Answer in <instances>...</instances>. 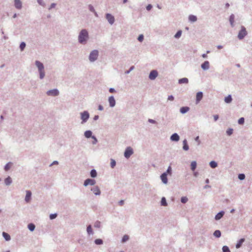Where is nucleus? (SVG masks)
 I'll return each mask as SVG.
<instances>
[{
	"mask_svg": "<svg viewBox=\"0 0 252 252\" xmlns=\"http://www.w3.org/2000/svg\"><path fill=\"white\" fill-rule=\"evenodd\" d=\"M28 228L31 230V231H33L34 230V228H35V225L32 224V223H30L28 225Z\"/></svg>",
	"mask_w": 252,
	"mask_h": 252,
	"instance_id": "c9c22d12",
	"label": "nucleus"
},
{
	"mask_svg": "<svg viewBox=\"0 0 252 252\" xmlns=\"http://www.w3.org/2000/svg\"><path fill=\"white\" fill-rule=\"evenodd\" d=\"M95 183V181L94 179H88L84 182V185L87 186L88 185H94Z\"/></svg>",
	"mask_w": 252,
	"mask_h": 252,
	"instance_id": "9d476101",
	"label": "nucleus"
},
{
	"mask_svg": "<svg viewBox=\"0 0 252 252\" xmlns=\"http://www.w3.org/2000/svg\"><path fill=\"white\" fill-rule=\"evenodd\" d=\"M188 79L187 78H183L179 80V84H187L188 83Z\"/></svg>",
	"mask_w": 252,
	"mask_h": 252,
	"instance_id": "4be33fe9",
	"label": "nucleus"
},
{
	"mask_svg": "<svg viewBox=\"0 0 252 252\" xmlns=\"http://www.w3.org/2000/svg\"><path fill=\"white\" fill-rule=\"evenodd\" d=\"M191 169L194 171L196 167V163L195 161H192L190 164Z\"/></svg>",
	"mask_w": 252,
	"mask_h": 252,
	"instance_id": "c756f323",
	"label": "nucleus"
},
{
	"mask_svg": "<svg viewBox=\"0 0 252 252\" xmlns=\"http://www.w3.org/2000/svg\"><path fill=\"white\" fill-rule=\"evenodd\" d=\"M203 97V94L202 92H198L196 94V103H198Z\"/></svg>",
	"mask_w": 252,
	"mask_h": 252,
	"instance_id": "4468645a",
	"label": "nucleus"
},
{
	"mask_svg": "<svg viewBox=\"0 0 252 252\" xmlns=\"http://www.w3.org/2000/svg\"><path fill=\"white\" fill-rule=\"evenodd\" d=\"M170 139L172 141H178L179 140V136L177 133H174L172 135Z\"/></svg>",
	"mask_w": 252,
	"mask_h": 252,
	"instance_id": "6ab92c4d",
	"label": "nucleus"
},
{
	"mask_svg": "<svg viewBox=\"0 0 252 252\" xmlns=\"http://www.w3.org/2000/svg\"><path fill=\"white\" fill-rule=\"evenodd\" d=\"M195 141H196L198 142V144H200V141H199V136H197V137L195 138Z\"/></svg>",
	"mask_w": 252,
	"mask_h": 252,
	"instance_id": "680f3d73",
	"label": "nucleus"
},
{
	"mask_svg": "<svg viewBox=\"0 0 252 252\" xmlns=\"http://www.w3.org/2000/svg\"><path fill=\"white\" fill-rule=\"evenodd\" d=\"M109 102L111 107H113L115 105V100L113 96H111L109 98Z\"/></svg>",
	"mask_w": 252,
	"mask_h": 252,
	"instance_id": "f3484780",
	"label": "nucleus"
},
{
	"mask_svg": "<svg viewBox=\"0 0 252 252\" xmlns=\"http://www.w3.org/2000/svg\"><path fill=\"white\" fill-rule=\"evenodd\" d=\"M109 92L111 93H113L115 92V90L113 88H110L109 89Z\"/></svg>",
	"mask_w": 252,
	"mask_h": 252,
	"instance_id": "e2e57ef3",
	"label": "nucleus"
},
{
	"mask_svg": "<svg viewBox=\"0 0 252 252\" xmlns=\"http://www.w3.org/2000/svg\"><path fill=\"white\" fill-rule=\"evenodd\" d=\"M233 132V129L232 128H229L227 130L226 133L228 135L232 134Z\"/></svg>",
	"mask_w": 252,
	"mask_h": 252,
	"instance_id": "8fccbe9b",
	"label": "nucleus"
},
{
	"mask_svg": "<svg viewBox=\"0 0 252 252\" xmlns=\"http://www.w3.org/2000/svg\"><path fill=\"white\" fill-rule=\"evenodd\" d=\"M98 56V51L97 50H94L90 54L89 59L91 62H94L96 60Z\"/></svg>",
	"mask_w": 252,
	"mask_h": 252,
	"instance_id": "7ed1b4c3",
	"label": "nucleus"
},
{
	"mask_svg": "<svg viewBox=\"0 0 252 252\" xmlns=\"http://www.w3.org/2000/svg\"><path fill=\"white\" fill-rule=\"evenodd\" d=\"M214 119L215 121H217L219 119V116L218 115H214Z\"/></svg>",
	"mask_w": 252,
	"mask_h": 252,
	"instance_id": "13d9d810",
	"label": "nucleus"
},
{
	"mask_svg": "<svg viewBox=\"0 0 252 252\" xmlns=\"http://www.w3.org/2000/svg\"><path fill=\"white\" fill-rule=\"evenodd\" d=\"M98 110H103V107L101 105H99L98 106Z\"/></svg>",
	"mask_w": 252,
	"mask_h": 252,
	"instance_id": "338daca9",
	"label": "nucleus"
},
{
	"mask_svg": "<svg viewBox=\"0 0 252 252\" xmlns=\"http://www.w3.org/2000/svg\"><path fill=\"white\" fill-rule=\"evenodd\" d=\"M99 225H100V222H97L95 223V224H94V226L95 227H99Z\"/></svg>",
	"mask_w": 252,
	"mask_h": 252,
	"instance_id": "052dcab7",
	"label": "nucleus"
},
{
	"mask_svg": "<svg viewBox=\"0 0 252 252\" xmlns=\"http://www.w3.org/2000/svg\"><path fill=\"white\" fill-rule=\"evenodd\" d=\"M234 19H235L234 15L233 14H231L229 17V22L231 25V26L232 27H233L234 26Z\"/></svg>",
	"mask_w": 252,
	"mask_h": 252,
	"instance_id": "dca6fc26",
	"label": "nucleus"
},
{
	"mask_svg": "<svg viewBox=\"0 0 252 252\" xmlns=\"http://www.w3.org/2000/svg\"><path fill=\"white\" fill-rule=\"evenodd\" d=\"M153 7V6L152 4H148L147 6H146V9L148 11H150L151 10V9Z\"/></svg>",
	"mask_w": 252,
	"mask_h": 252,
	"instance_id": "5fc2aeb1",
	"label": "nucleus"
},
{
	"mask_svg": "<svg viewBox=\"0 0 252 252\" xmlns=\"http://www.w3.org/2000/svg\"><path fill=\"white\" fill-rule=\"evenodd\" d=\"M88 7L90 11H91L92 12H95V9L92 5L89 4Z\"/></svg>",
	"mask_w": 252,
	"mask_h": 252,
	"instance_id": "c03bdc74",
	"label": "nucleus"
},
{
	"mask_svg": "<svg viewBox=\"0 0 252 252\" xmlns=\"http://www.w3.org/2000/svg\"><path fill=\"white\" fill-rule=\"evenodd\" d=\"M14 5L17 9L20 10L22 8V2L21 0H14Z\"/></svg>",
	"mask_w": 252,
	"mask_h": 252,
	"instance_id": "0eeeda50",
	"label": "nucleus"
},
{
	"mask_svg": "<svg viewBox=\"0 0 252 252\" xmlns=\"http://www.w3.org/2000/svg\"><path fill=\"white\" fill-rule=\"evenodd\" d=\"M32 195V192L29 190L26 191V195L25 197V201L27 202H29L31 200V197Z\"/></svg>",
	"mask_w": 252,
	"mask_h": 252,
	"instance_id": "ddd939ff",
	"label": "nucleus"
},
{
	"mask_svg": "<svg viewBox=\"0 0 252 252\" xmlns=\"http://www.w3.org/2000/svg\"><path fill=\"white\" fill-rule=\"evenodd\" d=\"M59 92L58 90L54 89L48 91L47 92V94L48 95H52V96H57L59 94Z\"/></svg>",
	"mask_w": 252,
	"mask_h": 252,
	"instance_id": "6e6552de",
	"label": "nucleus"
},
{
	"mask_svg": "<svg viewBox=\"0 0 252 252\" xmlns=\"http://www.w3.org/2000/svg\"><path fill=\"white\" fill-rule=\"evenodd\" d=\"M158 72L156 70H152L149 75V78L151 80H154L158 76Z\"/></svg>",
	"mask_w": 252,
	"mask_h": 252,
	"instance_id": "9b49d317",
	"label": "nucleus"
},
{
	"mask_svg": "<svg viewBox=\"0 0 252 252\" xmlns=\"http://www.w3.org/2000/svg\"><path fill=\"white\" fill-rule=\"evenodd\" d=\"M148 121L151 123H153V124L156 123V121L152 119H149Z\"/></svg>",
	"mask_w": 252,
	"mask_h": 252,
	"instance_id": "bf43d9fd",
	"label": "nucleus"
},
{
	"mask_svg": "<svg viewBox=\"0 0 252 252\" xmlns=\"http://www.w3.org/2000/svg\"><path fill=\"white\" fill-rule=\"evenodd\" d=\"M222 251L223 252H230L229 248L226 246L222 247Z\"/></svg>",
	"mask_w": 252,
	"mask_h": 252,
	"instance_id": "58836bf2",
	"label": "nucleus"
},
{
	"mask_svg": "<svg viewBox=\"0 0 252 252\" xmlns=\"http://www.w3.org/2000/svg\"><path fill=\"white\" fill-rule=\"evenodd\" d=\"M223 215H224L223 212H220L218 213L215 216V219L216 220H219L220 219L223 217Z\"/></svg>",
	"mask_w": 252,
	"mask_h": 252,
	"instance_id": "412c9836",
	"label": "nucleus"
},
{
	"mask_svg": "<svg viewBox=\"0 0 252 252\" xmlns=\"http://www.w3.org/2000/svg\"><path fill=\"white\" fill-rule=\"evenodd\" d=\"M207 54H203L202 55V57L203 58H206L207 57Z\"/></svg>",
	"mask_w": 252,
	"mask_h": 252,
	"instance_id": "774afa93",
	"label": "nucleus"
},
{
	"mask_svg": "<svg viewBox=\"0 0 252 252\" xmlns=\"http://www.w3.org/2000/svg\"><path fill=\"white\" fill-rule=\"evenodd\" d=\"M183 149L186 150V151H187L189 150V146L188 145V143H187V141L186 140H184V141H183Z\"/></svg>",
	"mask_w": 252,
	"mask_h": 252,
	"instance_id": "a878e982",
	"label": "nucleus"
},
{
	"mask_svg": "<svg viewBox=\"0 0 252 252\" xmlns=\"http://www.w3.org/2000/svg\"><path fill=\"white\" fill-rule=\"evenodd\" d=\"M138 40L140 42H142L144 39V36L143 34H140L139 35L137 38Z\"/></svg>",
	"mask_w": 252,
	"mask_h": 252,
	"instance_id": "a18cd8bd",
	"label": "nucleus"
},
{
	"mask_svg": "<svg viewBox=\"0 0 252 252\" xmlns=\"http://www.w3.org/2000/svg\"><path fill=\"white\" fill-rule=\"evenodd\" d=\"M87 232L89 234H91L92 233V227L91 225H89L88 227H87Z\"/></svg>",
	"mask_w": 252,
	"mask_h": 252,
	"instance_id": "09e8293b",
	"label": "nucleus"
},
{
	"mask_svg": "<svg viewBox=\"0 0 252 252\" xmlns=\"http://www.w3.org/2000/svg\"><path fill=\"white\" fill-rule=\"evenodd\" d=\"M92 190L95 195H99L100 194V191L98 187H94L92 189Z\"/></svg>",
	"mask_w": 252,
	"mask_h": 252,
	"instance_id": "a211bd4d",
	"label": "nucleus"
},
{
	"mask_svg": "<svg viewBox=\"0 0 252 252\" xmlns=\"http://www.w3.org/2000/svg\"><path fill=\"white\" fill-rule=\"evenodd\" d=\"M214 235L217 238H219L221 236V232L220 230H216L214 232Z\"/></svg>",
	"mask_w": 252,
	"mask_h": 252,
	"instance_id": "c85d7f7f",
	"label": "nucleus"
},
{
	"mask_svg": "<svg viewBox=\"0 0 252 252\" xmlns=\"http://www.w3.org/2000/svg\"><path fill=\"white\" fill-rule=\"evenodd\" d=\"M230 5L228 3H226L225 4V8H228L229 7Z\"/></svg>",
	"mask_w": 252,
	"mask_h": 252,
	"instance_id": "0e129e2a",
	"label": "nucleus"
},
{
	"mask_svg": "<svg viewBox=\"0 0 252 252\" xmlns=\"http://www.w3.org/2000/svg\"><path fill=\"white\" fill-rule=\"evenodd\" d=\"M110 164H111V166L112 168H114L115 167V166L116 165V162L115 161L112 159L111 160V163H110Z\"/></svg>",
	"mask_w": 252,
	"mask_h": 252,
	"instance_id": "de8ad7c7",
	"label": "nucleus"
},
{
	"mask_svg": "<svg viewBox=\"0 0 252 252\" xmlns=\"http://www.w3.org/2000/svg\"><path fill=\"white\" fill-rule=\"evenodd\" d=\"M248 34V32L246 30V28L242 26L241 27V30L239 31L238 34V38L239 40H242Z\"/></svg>",
	"mask_w": 252,
	"mask_h": 252,
	"instance_id": "f03ea898",
	"label": "nucleus"
},
{
	"mask_svg": "<svg viewBox=\"0 0 252 252\" xmlns=\"http://www.w3.org/2000/svg\"><path fill=\"white\" fill-rule=\"evenodd\" d=\"M224 101L226 103H230L232 101V98L230 95L225 97Z\"/></svg>",
	"mask_w": 252,
	"mask_h": 252,
	"instance_id": "7c9ffc66",
	"label": "nucleus"
},
{
	"mask_svg": "<svg viewBox=\"0 0 252 252\" xmlns=\"http://www.w3.org/2000/svg\"><path fill=\"white\" fill-rule=\"evenodd\" d=\"M182 33V31L181 30H179L174 35V37L175 38H179L181 37Z\"/></svg>",
	"mask_w": 252,
	"mask_h": 252,
	"instance_id": "bb28decb",
	"label": "nucleus"
},
{
	"mask_svg": "<svg viewBox=\"0 0 252 252\" xmlns=\"http://www.w3.org/2000/svg\"><path fill=\"white\" fill-rule=\"evenodd\" d=\"M209 64H202L201 65V67L203 69H208L209 67Z\"/></svg>",
	"mask_w": 252,
	"mask_h": 252,
	"instance_id": "a19ab883",
	"label": "nucleus"
},
{
	"mask_svg": "<svg viewBox=\"0 0 252 252\" xmlns=\"http://www.w3.org/2000/svg\"><path fill=\"white\" fill-rule=\"evenodd\" d=\"M189 110V107H182L180 108V112L182 114H184Z\"/></svg>",
	"mask_w": 252,
	"mask_h": 252,
	"instance_id": "aec40b11",
	"label": "nucleus"
},
{
	"mask_svg": "<svg viewBox=\"0 0 252 252\" xmlns=\"http://www.w3.org/2000/svg\"><path fill=\"white\" fill-rule=\"evenodd\" d=\"M129 239V237L127 236V235H125L124 236L123 239H122V242H126V241H127Z\"/></svg>",
	"mask_w": 252,
	"mask_h": 252,
	"instance_id": "49530a36",
	"label": "nucleus"
},
{
	"mask_svg": "<svg viewBox=\"0 0 252 252\" xmlns=\"http://www.w3.org/2000/svg\"><path fill=\"white\" fill-rule=\"evenodd\" d=\"M119 205H121V206H122L123 204H124V201L123 200H121L119 202Z\"/></svg>",
	"mask_w": 252,
	"mask_h": 252,
	"instance_id": "69168bd1",
	"label": "nucleus"
},
{
	"mask_svg": "<svg viewBox=\"0 0 252 252\" xmlns=\"http://www.w3.org/2000/svg\"><path fill=\"white\" fill-rule=\"evenodd\" d=\"M92 133L91 131L88 130L85 132L84 135L86 137L90 138L92 136Z\"/></svg>",
	"mask_w": 252,
	"mask_h": 252,
	"instance_id": "2f4dec72",
	"label": "nucleus"
},
{
	"mask_svg": "<svg viewBox=\"0 0 252 252\" xmlns=\"http://www.w3.org/2000/svg\"><path fill=\"white\" fill-rule=\"evenodd\" d=\"M103 243L102 240L100 239H97L95 240V243L96 245H100L102 244Z\"/></svg>",
	"mask_w": 252,
	"mask_h": 252,
	"instance_id": "ea45409f",
	"label": "nucleus"
},
{
	"mask_svg": "<svg viewBox=\"0 0 252 252\" xmlns=\"http://www.w3.org/2000/svg\"><path fill=\"white\" fill-rule=\"evenodd\" d=\"M210 165L212 168H215L217 166V163L214 161H212L210 162Z\"/></svg>",
	"mask_w": 252,
	"mask_h": 252,
	"instance_id": "f704fd0d",
	"label": "nucleus"
},
{
	"mask_svg": "<svg viewBox=\"0 0 252 252\" xmlns=\"http://www.w3.org/2000/svg\"><path fill=\"white\" fill-rule=\"evenodd\" d=\"M12 166V162H8L7 164H6V165L4 167V170L7 171L8 170L10 169V168Z\"/></svg>",
	"mask_w": 252,
	"mask_h": 252,
	"instance_id": "b1692460",
	"label": "nucleus"
},
{
	"mask_svg": "<svg viewBox=\"0 0 252 252\" xmlns=\"http://www.w3.org/2000/svg\"><path fill=\"white\" fill-rule=\"evenodd\" d=\"M4 182L6 185H9L11 183L12 180L10 177H8L5 179Z\"/></svg>",
	"mask_w": 252,
	"mask_h": 252,
	"instance_id": "cd10ccee",
	"label": "nucleus"
},
{
	"mask_svg": "<svg viewBox=\"0 0 252 252\" xmlns=\"http://www.w3.org/2000/svg\"><path fill=\"white\" fill-rule=\"evenodd\" d=\"M160 178L164 184H167L168 181L166 173H164L162 174L160 176Z\"/></svg>",
	"mask_w": 252,
	"mask_h": 252,
	"instance_id": "f8f14e48",
	"label": "nucleus"
},
{
	"mask_svg": "<svg viewBox=\"0 0 252 252\" xmlns=\"http://www.w3.org/2000/svg\"><path fill=\"white\" fill-rule=\"evenodd\" d=\"M2 235H3V237L5 238V239L6 241H9V240H10V235H9L8 233H6V232H3L2 233Z\"/></svg>",
	"mask_w": 252,
	"mask_h": 252,
	"instance_id": "393cba45",
	"label": "nucleus"
},
{
	"mask_svg": "<svg viewBox=\"0 0 252 252\" xmlns=\"http://www.w3.org/2000/svg\"><path fill=\"white\" fill-rule=\"evenodd\" d=\"M37 3L41 6L43 7H45L46 5V4L43 0H36Z\"/></svg>",
	"mask_w": 252,
	"mask_h": 252,
	"instance_id": "473e14b6",
	"label": "nucleus"
},
{
	"mask_svg": "<svg viewBox=\"0 0 252 252\" xmlns=\"http://www.w3.org/2000/svg\"><path fill=\"white\" fill-rule=\"evenodd\" d=\"M174 98L173 95H169L168 97V100L170 101H173Z\"/></svg>",
	"mask_w": 252,
	"mask_h": 252,
	"instance_id": "4d7b16f0",
	"label": "nucleus"
},
{
	"mask_svg": "<svg viewBox=\"0 0 252 252\" xmlns=\"http://www.w3.org/2000/svg\"><path fill=\"white\" fill-rule=\"evenodd\" d=\"M188 200V199L187 197H182L181 198V201L182 203H186Z\"/></svg>",
	"mask_w": 252,
	"mask_h": 252,
	"instance_id": "79ce46f5",
	"label": "nucleus"
},
{
	"mask_svg": "<svg viewBox=\"0 0 252 252\" xmlns=\"http://www.w3.org/2000/svg\"><path fill=\"white\" fill-rule=\"evenodd\" d=\"M57 214H51L50 215V219L51 220H53L54 219H55L56 217H57Z\"/></svg>",
	"mask_w": 252,
	"mask_h": 252,
	"instance_id": "864d4df0",
	"label": "nucleus"
},
{
	"mask_svg": "<svg viewBox=\"0 0 252 252\" xmlns=\"http://www.w3.org/2000/svg\"><path fill=\"white\" fill-rule=\"evenodd\" d=\"M89 118V114L87 111H84L81 113V119L83 122H85Z\"/></svg>",
	"mask_w": 252,
	"mask_h": 252,
	"instance_id": "1a4fd4ad",
	"label": "nucleus"
},
{
	"mask_svg": "<svg viewBox=\"0 0 252 252\" xmlns=\"http://www.w3.org/2000/svg\"><path fill=\"white\" fill-rule=\"evenodd\" d=\"M238 178H239L240 180H243L245 179V174H240L238 175Z\"/></svg>",
	"mask_w": 252,
	"mask_h": 252,
	"instance_id": "37998d69",
	"label": "nucleus"
},
{
	"mask_svg": "<svg viewBox=\"0 0 252 252\" xmlns=\"http://www.w3.org/2000/svg\"><path fill=\"white\" fill-rule=\"evenodd\" d=\"M56 5V3H51L50 7L48 8V9L50 10L52 9V8H55Z\"/></svg>",
	"mask_w": 252,
	"mask_h": 252,
	"instance_id": "603ef678",
	"label": "nucleus"
},
{
	"mask_svg": "<svg viewBox=\"0 0 252 252\" xmlns=\"http://www.w3.org/2000/svg\"><path fill=\"white\" fill-rule=\"evenodd\" d=\"M26 47V43L24 42H22L20 44V48L22 51Z\"/></svg>",
	"mask_w": 252,
	"mask_h": 252,
	"instance_id": "4c0bfd02",
	"label": "nucleus"
},
{
	"mask_svg": "<svg viewBox=\"0 0 252 252\" xmlns=\"http://www.w3.org/2000/svg\"><path fill=\"white\" fill-rule=\"evenodd\" d=\"M167 173L171 174V167L170 166H169L167 170Z\"/></svg>",
	"mask_w": 252,
	"mask_h": 252,
	"instance_id": "6e6d98bb",
	"label": "nucleus"
},
{
	"mask_svg": "<svg viewBox=\"0 0 252 252\" xmlns=\"http://www.w3.org/2000/svg\"><path fill=\"white\" fill-rule=\"evenodd\" d=\"M105 17L107 20L108 21V23L110 25H112L114 23L115 18L112 14L110 13H107L105 15Z\"/></svg>",
	"mask_w": 252,
	"mask_h": 252,
	"instance_id": "20e7f679",
	"label": "nucleus"
},
{
	"mask_svg": "<svg viewBox=\"0 0 252 252\" xmlns=\"http://www.w3.org/2000/svg\"><path fill=\"white\" fill-rule=\"evenodd\" d=\"M97 173L96 171L94 169H93L91 171V177L94 178L96 176Z\"/></svg>",
	"mask_w": 252,
	"mask_h": 252,
	"instance_id": "72a5a7b5",
	"label": "nucleus"
},
{
	"mask_svg": "<svg viewBox=\"0 0 252 252\" xmlns=\"http://www.w3.org/2000/svg\"><path fill=\"white\" fill-rule=\"evenodd\" d=\"M245 239L242 238L241 239L239 242L237 243L236 245V248H239L242 245L243 243L244 242Z\"/></svg>",
	"mask_w": 252,
	"mask_h": 252,
	"instance_id": "5701e85b",
	"label": "nucleus"
},
{
	"mask_svg": "<svg viewBox=\"0 0 252 252\" xmlns=\"http://www.w3.org/2000/svg\"><path fill=\"white\" fill-rule=\"evenodd\" d=\"M37 64V67H38L39 73H40V79H42L44 77V75H45L44 70H43V69H44L43 64Z\"/></svg>",
	"mask_w": 252,
	"mask_h": 252,
	"instance_id": "39448f33",
	"label": "nucleus"
},
{
	"mask_svg": "<svg viewBox=\"0 0 252 252\" xmlns=\"http://www.w3.org/2000/svg\"><path fill=\"white\" fill-rule=\"evenodd\" d=\"M244 123V118H241L238 120V123L240 125L243 124Z\"/></svg>",
	"mask_w": 252,
	"mask_h": 252,
	"instance_id": "3c124183",
	"label": "nucleus"
},
{
	"mask_svg": "<svg viewBox=\"0 0 252 252\" xmlns=\"http://www.w3.org/2000/svg\"><path fill=\"white\" fill-rule=\"evenodd\" d=\"M197 20V17L194 15H190L189 16V20L191 23L196 22Z\"/></svg>",
	"mask_w": 252,
	"mask_h": 252,
	"instance_id": "2eb2a0df",
	"label": "nucleus"
},
{
	"mask_svg": "<svg viewBox=\"0 0 252 252\" xmlns=\"http://www.w3.org/2000/svg\"><path fill=\"white\" fill-rule=\"evenodd\" d=\"M133 153V152L132 149L130 147H127L126 149L125 152V154H124L125 157L126 158H128L130 157V156L131 155H132Z\"/></svg>",
	"mask_w": 252,
	"mask_h": 252,
	"instance_id": "423d86ee",
	"label": "nucleus"
},
{
	"mask_svg": "<svg viewBox=\"0 0 252 252\" xmlns=\"http://www.w3.org/2000/svg\"><path fill=\"white\" fill-rule=\"evenodd\" d=\"M89 38V32L86 29H82L79 33L78 40V42L82 45L86 44Z\"/></svg>",
	"mask_w": 252,
	"mask_h": 252,
	"instance_id": "f257e3e1",
	"label": "nucleus"
},
{
	"mask_svg": "<svg viewBox=\"0 0 252 252\" xmlns=\"http://www.w3.org/2000/svg\"><path fill=\"white\" fill-rule=\"evenodd\" d=\"M161 204L162 206H166L167 205L166 201L164 197L162 198L161 200Z\"/></svg>",
	"mask_w": 252,
	"mask_h": 252,
	"instance_id": "e433bc0d",
	"label": "nucleus"
}]
</instances>
